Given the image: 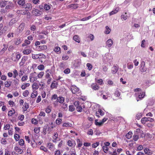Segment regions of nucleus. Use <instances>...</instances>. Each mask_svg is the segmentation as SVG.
Masks as SVG:
<instances>
[{
    "mask_svg": "<svg viewBox=\"0 0 155 155\" xmlns=\"http://www.w3.org/2000/svg\"><path fill=\"white\" fill-rule=\"evenodd\" d=\"M32 7V5L30 3H27L23 6V8L26 9L28 10H30L31 9Z\"/></svg>",
    "mask_w": 155,
    "mask_h": 155,
    "instance_id": "9d476101",
    "label": "nucleus"
},
{
    "mask_svg": "<svg viewBox=\"0 0 155 155\" xmlns=\"http://www.w3.org/2000/svg\"><path fill=\"white\" fill-rule=\"evenodd\" d=\"M28 78V76L27 75H24L22 77L21 80L22 82H24L26 81Z\"/></svg>",
    "mask_w": 155,
    "mask_h": 155,
    "instance_id": "8fccbe9b",
    "label": "nucleus"
},
{
    "mask_svg": "<svg viewBox=\"0 0 155 155\" xmlns=\"http://www.w3.org/2000/svg\"><path fill=\"white\" fill-rule=\"evenodd\" d=\"M45 68L44 65L42 64H41L38 65L37 67L38 70L40 71L43 70Z\"/></svg>",
    "mask_w": 155,
    "mask_h": 155,
    "instance_id": "58836bf2",
    "label": "nucleus"
},
{
    "mask_svg": "<svg viewBox=\"0 0 155 155\" xmlns=\"http://www.w3.org/2000/svg\"><path fill=\"white\" fill-rule=\"evenodd\" d=\"M7 2L6 1H2L0 2V6L1 8L4 7L6 5V3Z\"/></svg>",
    "mask_w": 155,
    "mask_h": 155,
    "instance_id": "37998d69",
    "label": "nucleus"
},
{
    "mask_svg": "<svg viewBox=\"0 0 155 155\" xmlns=\"http://www.w3.org/2000/svg\"><path fill=\"white\" fill-rule=\"evenodd\" d=\"M12 81H7L5 82V86L6 87H9L11 85Z\"/></svg>",
    "mask_w": 155,
    "mask_h": 155,
    "instance_id": "c756f323",
    "label": "nucleus"
},
{
    "mask_svg": "<svg viewBox=\"0 0 155 155\" xmlns=\"http://www.w3.org/2000/svg\"><path fill=\"white\" fill-rule=\"evenodd\" d=\"M87 66L88 68V70L90 71L92 70L93 68V66L90 63H87Z\"/></svg>",
    "mask_w": 155,
    "mask_h": 155,
    "instance_id": "13d9d810",
    "label": "nucleus"
},
{
    "mask_svg": "<svg viewBox=\"0 0 155 155\" xmlns=\"http://www.w3.org/2000/svg\"><path fill=\"white\" fill-rule=\"evenodd\" d=\"M71 90L73 94L79 93V89L75 85H72L71 87Z\"/></svg>",
    "mask_w": 155,
    "mask_h": 155,
    "instance_id": "6e6552de",
    "label": "nucleus"
},
{
    "mask_svg": "<svg viewBox=\"0 0 155 155\" xmlns=\"http://www.w3.org/2000/svg\"><path fill=\"white\" fill-rule=\"evenodd\" d=\"M58 97L57 95L56 94H54L51 97V100L53 101L54 100L57 99Z\"/></svg>",
    "mask_w": 155,
    "mask_h": 155,
    "instance_id": "052dcab7",
    "label": "nucleus"
},
{
    "mask_svg": "<svg viewBox=\"0 0 155 155\" xmlns=\"http://www.w3.org/2000/svg\"><path fill=\"white\" fill-rule=\"evenodd\" d=\"M15 150L19 153L21 154L23 152L22 149L18 147H15Z\"/></svg>",
    "mask_w": 155,
    "mask_h": 155,
    "instance_id": "473e14b6",
    "label": "nucleus"
},
{
    "mask_svg": "<svg viewBox=\"0 0 155 155\" xmlns=\"http://www.w3.org/2000/svg\"><path fill=\"white\" fill-rule=\"evenodd\" d=\"M54 51L57 54H59L61 53V48L60 47L57 46L54 48L53 49Z\"/></svg>",
    "mask_w": 155,
    "mask_h": 155,
    "instance_id": "bb28decb",
    "label": "nucleus"
},
{
    "mask_svg": "<svg viewBox=\"0 0 155 155\" xmlns=\"http://www.w3.org/2000/svg\"><path fill=\"white\" fill-rule=\"evenodd\" d=\"M29 78L30 81L31 82H33L36 81L38 78L36 72L34 71L31 73L29 75Z\"/></svg>",
    "mask_w": 155,
    "mask_h": 155,
    "instance_id": "7ed1b4c3",
    "label": "nucleus"
},
{
    "mask_svg": "<svg viewBox=\"0 0 155 155\" xmlns=\"http://www.w3.org/2000/svg\"><path fill=\"white\" fill-rule=\"evenodd\" d=\"M47 48L46 45H40L38 46V48L39 49V51H43L46 50Z\"/></svg>",
    "mask_w": 155,
    "mask_h": 155,
    "instance_id": "6ab92c4d",
    "label": "nucleus"
},
{
    "mask_svg": "<svg viewBox=\"0 0 155 155\" xmlns=\"http://www.w3.org/2000/svg\"><path fill=\"white\" fill-rule=\"evenodd\" d=\"M73 39L76 42L78 43L80 42V38L77 35H75L73 37Z\"/></svg>",
    "mask_w": 155,
    "mask_h": 155,
    "instance_id": "c85d7f7f",
    "label": "nucleus"
},
{
    "mask_svg": "<svg viewBox=\"0 0 155 155\" xmlns=\"http://www.w3.org/2000/svg\"><path fill=\"white\" fill-rule=\"evenodd\" d=\"M47 147L50 150H52L54 147V145L51 143H48Z\"/></svg>",
    "mask_w": 155,
    "mask_h": 155,
    "instance_id": "4c0bfd02",
    "label": "nucleus"
},
{
    "mask_svg": "<svg viewBox=\"0 0 155 155\" xmlns=\"http://www.w3.org/2000/svg\"><path fill=\"white\" fill-rule=\"evenodd\" d=\"M50 8V6L48 4H45L44 5V9L46 10V11H48L49 10Z\"/></svg>",
    "mask_w": 155,
    "mask_h": 155,
    "instance_id": "a18cd8bd",
    "label": "nucleus"
},
{
    "mask_svg": "<svg viewBox=\"0 0 155 155\" xmlns=\"http://www.w3.org/2000/svg\"><path fill=\"white\" fill-rule=\"evenodd\" d=\"M29 107V104H28L26 102H25L22 107L24 111H26L27 109Z\"/></svg>",
    "mask_w": 155,
    "mask_h": 155,
    "instance_id": "a878e982",
    "label": "nucleus"
},
{
    "mask_svg": "<svg viewBox=\"0 0 155 155\" xmlns=\"http://www.w3.org/2000/svg\"><path fill=\"white\" fill-rule=\"evenodd\" d=\"M110 29L108 26H107L106 27V30L105 31V33L107 34H109L110 32Z\"/></svg>",
    "mask_w": 155,
    "mask_h": 155,
    "instance_id": "49530a36",
    "label": "nucleus"
},
{
    "mask_svg": "<svg viewBox=\"0 0 155 155\" xmlns=\"http://www.w3.org/2000/svg\"><path fill=\"white\" fill-rule=\"evenodd\" d=\"M19 80L17 78L16 79H14L13 80V83L14 85L15 86L18 85L19 84Z\"/></svg>",
    "mask_w": 155,
    "mask_h": 155,
    "instance_id": "3c124183",
    "label": "nucleus"
},
{
    "mask_svg": "<svg viewBox=\"0 0 155 155\" xmlns=\"http://www.w3.org/2000/svg\"><path fill=\"white\" fill-rule=\"evenodd\" d=\"M132 133L131 132H129L126 135V137L128 139H130L132 137Z\"/></svg>",
    "mask_w": 155,
    "mask_h": 155,
    "instance_id": "a19ab883",
    "label": "nucleus"
},
{
    "mask_svg": "<svg viewBox=\"0 0 155 155\" xmlns=\"http://www.w3.org/2000/svg\"><path fill=\"white\" fill-rule=\"evenodd\" d=\"M98 111L100 115L101 116H103L104 114V112L101 109H99L98 110Z\"/></svg>",
    "mask_w": 155,
    "mask_h": 155,
    "instance_id": "69168bd1",
    "label": "nucleus"
},
{
    "mask_svg": "<svg viewBox=\"0 0 155 155\" xmlns=\"http://www.w3.org/2000/svg\"><path fill=\"white\" fill-rule=\"evenodd\" d=\"M29 94V92L28 90L25 91L23 93V95L25 97H27Z\"/></svg>",
    "mask_w": 155,
    "mask_h": 155,
    "instance_id": "09e8293b",
    "label": "nucleus"
},
{
    "mask_svg": "<svg viewBox=\"0 0 155 155\" xmlns=\"http://www.w3.org/2000/svg\"><path fill=\"white\" fill-rule=\"evenodd\" d=\"M21 40L20 38H18L17 41L15 42V44L16 45H19L21 42Z\"/></svg>",
    "mask_w": 155,
    "mask_h": 155,
    "instance_id": "864d4df0",
    "label": "nucleus"
},
{
    "mask_svg": "<svg viewBox=\"0 0 155 155\" xmlns=\"http://www.w3.org/2000/svg\"><path fill=\"white\" fill-rule=\"evenodd\" d=\"M15 102L12 100H10L8 101V104L11 107H13L15 105Z\"/></svg>",
    "mask_w": 155,
    "mask_h": 155,
    "instance_id": "680f3d73",
    "label": "nucleus"
},
{
    "mask_svg": "<svg viewBox=\"0 0 155 155\" xmlns=\"http://www.w3.org/2000/svg\"><path fill=\"white\" fill-rule=\"evenodd\" d=\"M32 87L33 90H36L38 89V84L36 83H34L32 85Z\"/></svg>",
    "mask_w": 155,
    "mask_h": 155,
    "instance_id": "cd10ccee",
    "label": "nucleus"
},
{
    "mask_svg": "<svg viewBox=\"0 0 155 155\" xmlns=\"http://www.w3.org/2000/svg\"><path fill=\"white\" fill-rule=\"evenodd\" d=\"M69 57L67 55H63L62 57V59L64 61H66L68 59Z\"/></svg>",
    "mask_w": 155,
    "mask_h": 155,
    "instance_id": "e2e57ef3",
    "label": "nucleus"
},
{
    "mask_svg": "<svg viewBox=\"0 0 155 155\" xmlns=\"http://www.w3.org/2000/svg\"><path fill=\"white\" fill-rule=\"evenodd\" d=\"M16 13L18 14L25 15L27 14V11L25 10H18Z\"/></svg>",
    "mask_w": 155,
    "mask_h": 155,
    "instance_id": "ddd939ff",
    "label": "nucleus"
},
{
    "mask_svg": "<svg viewBox=\"0 0 155 155\" xmlns=\"http://www.w3.org/2000/svg\"><path fill=\"white\" fill-rule=\"evenodd\" d=\"M13 72V78H16L18 74V71L16 69H14Z\"/></svg>",
    "mask_w": 155,
    "mask_h": 155,
    "instance_id": "ea45409f",
    "label": "nucleus"
},
{
    "mask_svg": "<svg viewBox=\"0 0 155 155\" xmlns=\"http://www.w3.org/2000/svg\"><path fill=\"white\" fill-rule=\"evenodd\" d=\"M91 87L93 90H98L100 88L99 86L96 83H92L91 85Z\"/></svg>",
    "mask_w": 155,
    "mask_h": 155,
    "instance_id": "dca6fc26",
    "label": "nucleus"
},
{
    "mask_svg": "<svg viewBox=\"0 0 155 155\" xmlns=\"http://www.w3.org/2000/svg\"><path fill=\"white\" fill-rule=\"evenodd\" d=\"M14 137L15 140L16 141H18L19 139L20 138V136L19 135L17 134H15L14 135Z\"/></svg>",
    "mask_w": 155,
    "mask_h": 155,
    "instance_id": "0e129e2a",
    "label": "nucleus"
},
{
    "mask_svg": "<svg viewBox=\"0 0 155 155\" xmlns=\"http://www.w3.org/2000/svg\"><path fill=\"white\" fill-rule=\"evenodd\" d=\"M10 128V125L9 124L5 125L4 127V129L5 130H9Z\"/></svg>",
    "mask_w": 155,
    "mask_h": 155,
    "instance_id": "de8ad7c7",
    "label": "nucleus"
},
{
    "mask_svg": "<svg viewBox=\"0 0 155 155\" xmlns=\"http://www.w3.org/2000/svg\"><path fill=\"white\" fill-rule=\"evenodd\" d=\"M113 43V41L111 39H109L107 40L106 44L107 45V46L108 47H110L112 45Z\"/></svg>",
    "mask_w": 155,
    "mask_h": 155,
    "instance_id": "aec40b11",
    "label": "nucleus"
},
{
    "mask_svg": "<svg viewBox=\"0 0 155 155\" xmlns=\"http://www.w3.org/2000/svg\"><path fill=\"white\" fill-rule=\"evenodd\" d=\"M32 13L36 16H39L41 15L40 11L37 9H34L32 11Z\"/></svg>",
    "mask_w": 155,
    "mask_h": 155,
    "instance_id": "9b49d317",
    "label": "nucleus"
},
{
    "mask_svg": "<svg viewBox=\"0 0 155 155\" xmlns=\"http://www.w3.org/2000/svg\"><path fill=\"white\" fill-rule=\"evenodd\" d=\"M44 71H41L37 75V78L39 79L42 78L44 76Z\"/></svg>",
    "mask_w": 155,
    "mask_h": 155,
    "instance_id": "7c9ffc66",
    "label": "nucleus"
},
{
    "mask_svg": "<svg viewBox=\"0 0 155 155\" xmlns=\"http://www.w3.org/2000/svg\"><path fill=\"white\" fill-rule=\"evenodd\" d=\"M18 4L19 5L22 6L23 8V6L25 4V0H19L18 2Z\"/></svg>",
    "mask_w": 155,
    "mask_h": 155,
    "instance_id": "c9c22d12",
    "label": "nucleus"
},
{
    "mask_svg": "<svg viewBox=\"0 0 155 155\" xmlns=\"http://www.w3.org/2000/svg\"><path fill=\"white\" fill-rule=\"evenodd\" d=\"M64 98L60 96L58 97L56 101L53 103V104L54 107H56L57 106L58 103V102H59L61 104H62L63 103V102H64Z\"/></svg>",
    "mask_w": 155,
    "mask_h": 155,
    "instance_id": "20e7f679",
    "label": "nucleus"
},
{
    "mask_svg": "<svg viewBox=\"0 0 155 155\" xmlns=\"http://www.w3.org/2000/svg\"><path fill=\"white\" fill-rule=\"evenodd\" d=\"M83 108H85V106L84 105L83 106V107L81 105L78 106L76 107L77 110L78 112H81Z\"/></svg>",
    "mask_w": 155,
    "mask_h": 155,
    "instance_id": "393cba45",
    "label": "nucleus"
},
{
    "mask_svg": "<svg viewBox=\"0 0 155 155\" xmlns=\"http://www.w3.org/2000/svg\"><path fill=\"white\" fill-rule=\"evenodd\" d=\"M58 135L57 132L54 133V135L53 137V140L52 141L54 143H56L57 142V139L58 138Z\"/></svg>",
    "mask_w": 155,
    "mask_h": 155,
    "instance_id": "a211bd4d",
    "label": "nucleus"
},
{
    "mask_svg": "<svg viewBox=\"0 0 155 155\" xmlns=\"http://www.w3.org/2000/svg\"><path fill=\"white\" fill-rule=\"evenodd\" d=\"M64 72L66 74H68L70 72V69L69 68H66L64 71Z\"/></svg>",
    "mask_w": 155,
    "mask_h": 155,
    "instance_id": "774afa93",
    "label": "nucleus"
},
{
    "mask_svg": "<svg viewBox=\"0 0 155 155\" xmlns=\"http://www.w3.org/2000/svg\"><path fill=\"white\" fill-rule=\"evenodd\" d=\"M52 71L51 69H48L45 71V77L46 79H47L46 83L48 85L50 84L52 80L51 77Z\"/></svg>",
    "mask_w": 155,
    "mask_h": 155,
    "instance_id": "f257e3e1",
    "label": "nucleus"
},
{
    "mask_svg": "<svg viewBox=\"0 0 155 155\" xmlns=\"http://www.w3.org/2000/svg\"><path fill=\"white\" fill-rule=\"evenodd\" d=\"M78 7V4H74L69 5L68 6V8H71L72 9H76Z\"/></svg>",
    "mask_w": 155,
    "mask_h": 155,
    "instance_id": "2eb2a0df",
    "label": "nucleus"
},
{
    "mask_svg": "<svg viewBox=\"0 0 155 155\" xmlns=\"http://www.w3.org/2000/svg\"><path fill=\"white\" fill-rule=\"evenodd\" d=\"M3 46H4V48L1 50V51L4 52L8 48V45L5 44H4Z\"/></svg>",
    "mask_w": 155,
    "mask_h": 155,
    "instance_id": "c03bdc74",
    "label": "nucleus"
},
{
    "mask_svg": "<svg viewBox=\"0 0 155 155\" xmlns=\"http://www.w3.org/2000/svg\"><path fill=\"white\" fill-rule=\"evenodd\" d=\"M75 144V141L73 140H69L68 141L67 144L69 147H72L73 146H74Z\"/></svg>",
    "mask_w": 155,
    "mask_h": 155,
    "instance_id": "f8f14e48",
    "label": "nucleus"
},
{
    "mask_svg": "<svg viewBox=\"0 0 155 155\" xmlns=\"http://www.w3.org/2000/svg\"><path fill=\"white\" fill-rule=\"evenodd\" d=\"M21 55L19 54L13 53L12 55L11 59L15 62H18L21 57Z\"/></svg>",
    "mask_w": 155,
    "mask_h": 155,
    "instance_id": "f03ea898",
    "label": "nucleus"
},
{
    "mask_svg": "<svg viewBox=\"0 0 155 155\" xmlns=\"http://www.w3.org/2000/svg\"><path fill=\"white\" fill-rule=\"evenodd\" d=\"M51 109L49 106H48L45 109V111L46 112V113H48V114L50 113L51 112Z\"/></svg>",
    "mask_w": 155,
    "mask_h": 155,
    "instance_id": "5fc2aeb1",
    "label": "nucleus"
},
{
    "mask_svg": "<svg viewBox=\"0 0 155 155\" xmlns=\"http://www.w3.org/2000/svg\"><path fill=\"white\" fill-rule=\"evenodd\" d=\"M108 119L107 118H103L102 121L100 122H98V120L96 119L95 120V124L97 126H101Z\"/></svg>",
    "mask_w": 155,
    "mask_h": 155,
    "instance_id": "0eeeda50",
    "label": "nucleus"
},
{
    "mask_svg": "<svg viewBox=\"0 0 155 155\" xmlns=\"http://www.w3.org/2000/svg\"><path fill=\"white\" fill-rule=\"evenodd\" d=\"M31 52V50L28 49L24 50L23 51V53L24 54L28 55L30 54Z\"/></svg>",
    "mask_w": 155,
    "mask_h": 155,
    "instance_id": "f704fd0d",
    "label": "nucleus"
},
{
    "mask_svg": "<svg viewBox=\"0 0 155 155\" xmlns=\"http://www.w3.org/2000/svg\"><path fill=\"white\" fill-rule=\"evenodd\" d=\"M25 26V24L24 23H22L21 24L19 25V31H22L23 30Z\"/></svg>",
    "mask_w": 155,
    "mask_h": 155,
    "instance_id": "79ce46f5",
    "label": "nucleus"
},
{
    "mask_svg": "<svg viewBox=\"0 0 155 155\" xmlns=\"http://www.w3.org/2000/svg\"><path fill=\"white\" fill-rule=\"evenodd\" d=\"M103 151L105 153H107L108 152V148L106 146H103L102 147Z\"/></svg>",
    "mask_w": 155,
    "mask_h": 155,
    "instance_id": "6e6d98bb",
    "label": "nucleus"
},
{
    "mask_svg": "<svg viewBox=\"0 0 155 155\" xmlns=\"http://www.w3.org/2000/svg\"><path fill=\"white\" fill-rule=\"evenodd\" d=\"M69 107V110L70 111L72 112L74 110L75 108L73 105H70Z\"/></svg>",
    "mask_w": 155,
    "mask_h": 155,
    "instance_id": "bf43d9fd",
    "label": "nucleus"
},
{
    "mask_svg": "<svg viewBox=\"0 0 155 155\" xmlns=\"http://www.w3.org/2000/svg\"><path fill=\"white\" fill-rule=\"evenodd\" d=\"M142 117V114L141 113H138L136 115V119L138 120H139Z\"/></svg>",
    "mask_w": 155,
    "mask_h": 155,
    "instance_id": "338daca9",
    "label": "nucleus"
},
{
    "mask_svg": "<svg viewBox=\"0 0 155 155\" xmlns=\"http://www.w3.org/2000/svg\"><path fill=\"white\" fill-rule=\"evenodd\" d=\"M154 121V119L150 117H143L141 119V122L142 124H145L146 122L149 121L151 122H153Z\"/></svg>",
    "mask_w": 155,
    "mask_h": 155,
    "instance_id": "423d86ee",
    "label": "nucleus"
},
{
    "mask_svg": "<svg viewBox=\"0 0 155 155\" xmlns=\"http://www.w3.org/2000/svg\"><path fill=\"white\" fill-rule=\"evenodd\" d=\"M144 151L145 153L148 155H151L153 153L152 151L147 148H145Z\"/></svg>",
    "mask_w": 155,
    "mask_h": 155,
    "instance_id": "f3484780",
    "label": "nucleus"
},
{
    "mask_svg": "<svg viewBox=\"0 0 155 155\" xmlns=\"http://www.w3.org/2000/svg\"><path fill=\"white\" fill-rule=\"evenodd\" d=\"M118 67L117 66H114L112 68V71L113 73H116L118 70Z\"/></svg>",
    "mask_w": 155,
    "mask_h": 155,
    "instance_id": "5701e85b",
    "label": "nucleus"
},
{
    "mask_svg": "<svg viewBox=\"0 0 155 155\" xmlns=\"http://www.w3.org/2000/svg\"><path fill=\"white\" fill-rule=\"evenodd\" d=\"M58 85V83L55 81H53L51 84L50 87L52 89L56 88Z\"/></svg>",
    "mask_w": 155,
    "mask_h": 155,
    "instance_id": "4468645a",
    "label": "nucleus"
},
{
    "mask_svg": "<svg viewBox=\"0 0 155 155\" xmlns=\"http://www.w3.org/2000/svg\"><path fill=\"white\" fill-rule=\"evenodd\" d=\"M28 59V57L27 56H23L21 58V61L19 63L20 66H22L24 65L26 61Z\"/></svg>",
    "mask_w": 155,
    "mask_h": 155,
    "instance_id": "1a4fd4ad",
    "label": "nucleus"
},
{
    "mask_svg": "<svg viewBox=\"0 0 155 155\" xmlns=\"http://www.w3.org/2000/svg\"><path fill=\"white\" fill-rule=\"evenodd\" d=\"M30 85L29 83H24L21 85V88L22 90H24L26 89L27 87H29Z\"/></svg>",
    "mask_w": 155,
    "mask_h": 155,
    "instance_id": "4be33fe9",
    "label": "nucleus"
},
{
    "mask_svg": "<svg viewBox=\"0 0 155 155\" xmlns=\"http://www.w3.org/2000/svg\"><path fill=\"white\" fill-rule=\"evenodd\" d=\"M145 94V92L141 91L140 92L135 93L134 94V96L136 97L139 98L140 100L144 97Z\"/></svg>",
    "mask_w": 155,
    "mask_h": 155,
    "instance_id": "39448f33",
    "label": "nucleus"
},
{
    "mask_svg": "<svg viewBox=\"0 0 155 155\" xmlns=\"http://www.w3.org/2000/svg\"><path fill=\"white\" fill-rule=\"evenodd\" d=\"M15 111L13 108L12 110L9 111L8 113V115L9 117L12 116L15 113Z\"/></svg>",
    "mask_w": 155,
    "mask_h": 155,
    "instance_id": "412c9836",
    "label": "nucleus"
},
{
    "mask_svg": "<svg viewBox=\"0 0 155 155\" xmlns=\"http://www.w3.org/2000/svg\"><path fill=\"white\" fill-rule=\"evenodd\" d=\"M38 92L36 90H33V92L32 93L31 97L32 98L35 97L37 95Z\"/></svg>",
    "mask_w": 155,
    "mask_h": 155,
    "instance_id": "2f4dec72",
    "label": "nucleus"
},
{
    "mask_svg": "<svg viewBox=\"0 0 155 155\" xmlns=\"http://www.w3.org/2000/svg\"><path fill=\"white\" fill-rule=\"evenodd\" d=\"M95 81L99 84L100 85H102L103 84V80L102 79H97L96 78L95 79Z\"/></svg>",
    "mask_w": 155,
    "mask_h": 155,
    "instance_id": "72a5a7b5",
    "label": "nucleus"
},
{
    "mask_svg": "<svg viewBox=\"0 0 155 155\" xmlns=\"http://www.w3.org/2000/svg\"><path fill=\"white\" fill-rule=\"evenodd\" d=\"M31 145L33 148L36 147L37 145V143H35L34 140L31 142Z\"/></svg>",
    "mask_w": 155,
    "mask_h": 155,
    "instance_id": "603ef678",
    "label": "nucleus"
},
{
    "mask_svg": "<svg viewBox=\"0 0 155 155\" xmlns=\"http://www.w3.org/2000/svg\"><path fill=\"white\" fill-rule=\"evenodd\" d=\"M8 28L6 26H4L3 29L0 31V36L5 32L7 31Z\"/></svg>",
    "mask_w": 155,
    "mask_h": 155,
    "instance_id": "b1692460",
    "label": "nucleus"
},
{
    "mask_svg": "<svg viewBox=\"0 0 155 155\" xmlns=\"http://www.w3.org/2000/svg\"><path fill=\"white\" fill-rule=\"evenodd\" d=\"M60 68L64 69L65 68V64L63 62H61L60 63Z\"/></svg>",
    "mask_w": 155,
    "mask_h": 155,
    "instance_id": "4d7b16f0",
    "label": "nucleus"
},
{
    "mask_svg": "<svg viewBox=\"0 0 155 155\" xmlns=\"http://www.w3.org/2000/svg\"><path fill=\"white\" fill-rule=\"evenodd\" d=\"M31 42L28 40H25V43L22 45V46H25L30 44Z\"/></svg>",
    "mask_w": 155,
    "mask_h": 155,
    "instance_id": "e433bc0d",
    "label": "nucleus"
}]
</instances>
